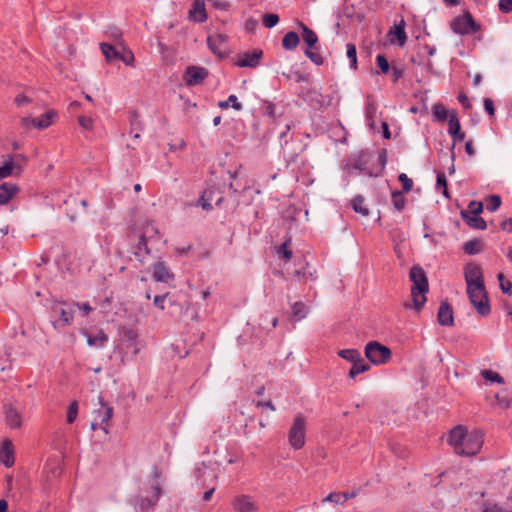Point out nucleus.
<instances>
[{
    "label": "nucleus",
    "mask_w": 512,
    "mask_h": 512,
    "mask_svg": "<svg viewBox=\"0 0 512 512\" xmlns=\"http://www.w3.org/2000/svg\"><path fill=\"white\" fill-rule=\"evenodd\" d=\"M410 281L412 282L411 296L416 310H420L425 302V294L429 290L428 279L425 271L420 266H413L409 273Z\"/></svg>",
    "instance_id": "f257e3e1"
},
{
    "label": "nucleus",
    "mask_w": 512,
    "mask_h": 512,
    "mask_svg": "<svg viewBox=\"0 0 512 512\" xmlns=\"http://www.w3.org/2000/svg\"><path fill=\"white\" fill-rule=\"evenodd\" d=\"M469 300L476 311L481 316H487L491 312L487 292L484 283H478L473 286H467Z\"/></svg>",
    "instance_id": "f03ea898"
},
{
    "label": "nucleus",
    "mask_w": 512,
    "mask_h": 512,
    "mask_svg": "<svg viewBox=\"0 0 512 512\" xmlns=\"http://www.w3.org/2000/svg\"><path fill=\"white\" fill-rule=\"evenodd\" d=\"M366 358L375 365L386 363L391 357V350L376 341H371L365 346Z\"/></svg>",
    "instance_id": "7ed1b4c3"
},
{
    "label": "nucleus",
    "mask_w": 512,
    "mask_h": 512,
    "mask_svg": "<svg viewBox=\"0 0 512 512\" xmlns=\"http://www.w3.org/2000/svg\"><path fill=\"white\" fill-rule=\"evenodd\" d=\"M452 31L460 35H468L477 32L480 26L475 22L470 12L455 17L450 25Z\"/></svg>",
    "instance_id": "20e7f679"
},
{
    "label": "nucleus",
    "mask_w": 512,
    "mask_h": 512,
    "mask_svg": "<svg viewBox=\"0 0 512 512\" xmlns=\"http://www.w3.org/2000/svg\"><path fill=\"white\" fill-rule=\"evenodd\" d=\"M305 430L306 421L301 415H299L294 419L293 424L288 433L289 443L294 449L298 450L304 446Z\"/></svg>",
    "instance_id": "39448f33"
},
{
    "label": "nucleus",
    "mask_w": 512,
    "mask_h": 512,
    "mask_svg": "<svg viewBox=\"0 0 512 512\" xmlns=\"http://www.w3.org/2000/svg\"><path fill=\"white\" fill-rule=\"evenodd\" d=\"M483 445V435L479 431H474L469 433L464 439L460 449L456 453L460 456H475L482 448Z\"/></svg>",
    "instance_id": "423d86ee"
},
{
    "label": "nucleus",
    "mask_w": 512,
    "mask_h": 512,
    "mask_svg": "<svg viewBox=\"0 0 512 512\" xmlns=\"http://www.w3.org/2000/svg\"><path fill=\"white\" fill-rule=\"evenodd\" d=\"M52 313L58 316L52 322L55 329L68 326L73 321L74 309L73 307L66 306L64 303H55L52 307Z\"/></svg>",
    "instance_id": "0eeeda50"
},
{
    "label": "nucleus",
    "mask_w": 512,
    "mask_h": 512,
    "mask_svg": "<svg viewBox=\"0 0 512 512\" xmlns=\"http://www.w3.org/2000/svg\"><path fill=\"white\" fill-rule=\"evenodd\" d=\"M448 126H449L448 133L451 135L452 141H453L451 148H450L451 160L454 161L455 160V152H454L455 146L458 142L464 140V138H465V134L461 131L460 121L457 117V113L455 110H452L449 114Z\"/></svg>",
    "instance_id": "6e6552de"
},
{
    "label": "nucleus",
    "mask_w": 512,
    "mask_h": 512,
    "mask_svg": "<svg viewBox=\"0 0 512 512\" xmlns=\"http://www.w3.org/2000/svg\"><path fill=\"white\" fill-rule=\"evenodd\" d=\"M195 476L198 484L201 487H216L217 474L215 473L214 469L206 466L204 463L195 469Z\"/></svg>",
    "instance_id": "1a4fd4ad"
},
{
    "label": "nucleus",
    "mask_w": 512,
    "mask_h": 512,
    "mask_svg": "<svg viewBox=\"0 0 512 512\" xmlns=\"http://www.w3.org/2000/svg\"><path fill=\"white\" fill-rule=\"evenodd\" d=\"M372 159V154L367 151H360L355 157L352 159L350 166L353 169L365 172L370 177H378L379 173H375L372 170L368 169V164Z\"/></svg>",
    "instance_id": "9d476101"
},
{
    "label": "nucleus",
    "mask_w": 512,
    "mask_h": 512,
    "mask_svg": "<svg viewBox=\"0 0 512 512\" xmlns=\"http://www.w3.org/2000/svg\"><path fill=\"white\" fill-rule=\"evenodd\" d=\"M263 51L254 49L252 52H243L237 55L236 65L239 67L256 68L259 65Z\"/></svg>",
    "instance_id": "9b49d317"
},
{
    "label": "nucleus",
    "mask_w": 512,
    "mask_h": 512,
    "mask_svg": "<svg viewBox=\"0 0 512 512\" xmlns=\"http://www.w3.org/2000/svg\"><path fill=\"white\" fill-rule=\"evenodd\" d=\"M208 75V71L204 67L189 66L184 74L185 83L188 86H196L201 84Z\"/></svg>",
    "instance_id": "f8f14e48"
},
{
    "label": "nucleus",
    "mask_w": 512,
    "mask_h": 512,
    "mask_svg": "<svg viewBox=\"0 0 512 512\" xmlns=\"http://www.w3.org/2000/svg\"><path fill=\"white\" fill-rule=\"evenodd\" d=\"M464 279L469 287L478 283H484L480 265L473 262L467 263L464 267Z\"/></svg>",
    "instance_id": "ddd939ff"
},
{
    "label": "nucleus",
    "mask_w": 512,
    "mask_h": 512,
    "mask_svg": "<svg viewBox=\"0 0 512 512\" xmlns=\"http://www.w3.org/2000/svg\"><path fill=\"white\" fill-rule=\"evenodd\" d=\"M99 403L101 408L94 411L96 420L99 422V428L108 434V423L113 416V407L107 405L102 397H99Z\"/></svg>",
    "instance_id": "4468645a"
},
{
    "label": "nucleus",
    "mask_w": 512,
    "mask_h": 512,
    "mask_svg": "<svg viewBox=\"0 0 512 512\" xmlns=\"http://www.w3.org/2000/svg\"><path fill=\"white\" fill-rule=\"evenodd\" d=\"M57 116V113L55 110H49L42 114L38 118H30L26 117L22 119V123L25 126L32 125L33 127L37 129H46L48 128L53 121V118Z\"/></svg>",
    "instance_id": "2eb2a0df"
},
{
    "label": "nucleus",
    "mask_w": 512,
    "mask_h": 512,
    "mask_svg": "<svg viewBox=\"0 0 512 512\" xmlns=\"http://www.w3.org/2000/svg\"><path fill=\"white\" fill-rule=\"evenodd\" d=\"M5 423L11 429H19L22 426L20 411L11 403L4 404Z\"/></svg>",
    "instance_id": "dca6fc26"
},
{
    "label": "nucleus",
    "mask_w": 512,
    "mask_h": 512,
    "mask_svg": "<svg viewBox=\"0 0 512 512\" xmlns=\"http://www.w3.org/2000/svg\"><path fill=\"white\" fill-rule=\"evenodd\" d=\"M0 463L10 468L15 463V451L11 440L5 439L0 448Z\"/></svg>",
    "instance_id": "f3484780"
},
{
    "label": "nucleus",
    "mask_w": 512,
    "mask_h": 512,
    "mask_svg": "<svg viewBox=\"0 0 512 512\" xmlns=\"http://www.w3.org/2000/svg\"><path fill=\"white\" fill-rule=\"evenodd\" d=\"M468 434L469 433L467 432L466 428H464L461 425L454 427L449 432L447 441H448V444L453 447L455 453L458 452L464 439H466V436Z\"/></svg>",
    "instance_id": "a211bd4d"
},
{
    "label": "nucleus",
    "mask_w": 512,
    "mask_h": 512,
    "mask_svg": "<svg viewBox=\"0 0 512 512\" xmlns=\"http://www.w3.org/2000/svg\"><path fill=\"white\" fill-rule=\"evenodd\" d=\"M232 506L236 512H255L258 510L257 504L248 495L237 496L233 500Z\"/></svg>",
    "instance_id": "6ab92c4d"
},
{
    "label": "nucleus",
    "mask_w": 512,
    "mask_h": 512,
    "mask_svg": "<svg viewBox=\"0 0 512 512\" xmlns=\"http://www.w3.org/2000/svg\"><path fill=\"white\" fill-rule=\"evenodd\" d=\"M174 278V274L163 261H157L153 265V279L157 282L167 283Z\"/></svg>",
    "instance_id": "aec40b11"
},
{
    "label": "nucleus",
    "mask_w": 512,
    "mask_h": 512,
    "mask_svg": "<svg viewBox=\"0 0 512 512\" xmlns=\"http://www.w3.org/2000/svg\"><path fill=\"white\" fill-rule=\"evenodd\" d=\"M437 320L442 326H452L454 324L453 309L448 302H441Z\"/></svg>",
    "instance_id": "412c9836"
},
{
    "label": "nucleus",
    "mask_w": 512,
    "mask_h": 512,
    "mask_svg": "<svg viewBox=\"0 0 512 512\" xmlns=\"http://www.w3.org/2000/svg\"><path fill=\"white\" fill-rule=\"evenodd\" d=\"M189 17L191 20L203 23L207 20V13L204 0H195L189 10Z\"/></svg>",
    "instance_id": "4be33fe9"
},
{
    "label": "nucleus",
    "mask_w": 512,
    "mask_h": 512,
    "mask_svg": "<svg viewBox=\"0 0 512 512\" xmlns=\"http://www.w3.org/2000/svg\"><path fill=\"white\" fill-rule=\"evenodd\" d=\"M227 36L225 34L217 33L208 36L207 45L209 49L215 55L222 56V46L227 42Z\"/></svg>",
    "instance_id": "5701e85b"
},
{
    "label": "nucleus",
    "mask_w": 512,
    "mask_h": 512,
    "mask_svg": "<svg viewBox=\"0 0 512 512\" xmlns=\"http://www.w3.org/2000/svg\"><path fill=\"white\" fill-rule=\"evenodd\" d=\"M134 257L140 262L141 265H144L146 262V255L150 254V249L148 247L146 235H140L137 246L133 252Z\"/></svg>",
    "instance_id": "b1692460"
},
{
    "label": "nucleus",
    "mask_w": 512,
    "mask_h": 512,
    "mask_svg": "<svg viewBox=\"0 0 512 512\" xmlns=\"http://www.w3.org/2000/svg\"><path fill=\"white\" fill-rule=\"evenodd\" d=\"M460 215L463 221L473 229L484 230L487 227L486 221L479 215L471 216L466 210H462Z\"/></svg>",
    "instance_id": "393cba45"
},
{
    "label": "nucleus",
    "mask_w": 512,
    "mask_h": 512,
    "mask_svg": "<svg viewBox=\"0 0 512 512\" xmlns=\"http://www.w3.org/2000/svg\"><path fill=\"white\" fill-rule=\"evenodd\" d=\"M19 191V187L12 183H3L0 185V205L7 204Z\"/></svg>",
    "instance_id": "a878e982"
},
{
    "label": "nucleus",
    "mask_w": 512,
    "mask_h": 512,
    "mask_svg": "<svg viewBox=\"0 0 512 512\" xmlns=\"http://www.w3.org/2000/svg\"><path fill=\"white\" fill-rule=\"evenodd\" d=\"M298 26L302 30V39L308 46L307 49L317 48L316 47V44L318 42L317 34L303 22H298Z\"/></svg>",
    "instance_id": "bb28decb"
},
{
    "label": "nucleus",
    "mask_w": 512,
    "mask_h": 512,
    "mask_svg": "<svg viewBox=\"0 0 512 512\" xmlns=\"http://www.w3.org/2000/svg\"><path fill=\"white\" fill-rule=\"evenodd\" d=\"M370 368V364L365 362L361 356L360 359L352 363V366L348 372V377L355 379L359 374L369 371Z\"/></svg>",
    "instance_id": "cd10ccee"
},
{
    "label": "nucleus",
    "mask_w": 512,
    "mask_h": 512,
    "mask_svg": "<svg viewBox=\"0 0 512 512\" xmlns=\"http://www.w3.org/2000/svg\"><path fill=\"white\" fill-rule=\"evenodd\" d=\"M130 126H131V133L135 132L133 137L135 139L140 138V132L144 129V125L139 117V114L135 110L130 112Z\"/></svg>",
    "instance_id": "c85d7f7f"
},
{
    "label": "nucleus",
    "mask_w": 512,
    "mask_h": 512,
    "mask_svg": "<svg viewBox=\"0 0 512 512\" xmlns=\"http://www.w3.org/2000/svg\"><path fill=\"white\" fill-rule=\"evenodd\" d=\"M389 34H393L397 41H398V45L400 47L404 46L406 40H407V35H406V32H405V21L404 19H401L400 22L398 24H395L394 26V29L391 30L389 32Z\"/></svg>",
    "instance_id": "c756f323"
},
{
    "label": "nucleus",
    "mask_w": 512,
    "mask_h": 512,
    "mask_svg": "<svg viewBox=\"0 0 512 512\" xmlns=\"http://www.w3.org/2000/svg\"><path fill=\"white\" fill-rule=\"evenodd\" d=\"M463 250L467 255H476L483 251V243L479 239H472L465 242Z\"/></svg>",
    "instance_id": "7c9ffc66"
},
{
    "label": "nucleus",
    "mask_w": 512,
    "mask_h": 512,
    "mask_svg": "<svg viewBox=\"0 0 512 512\" xmlns=\"http://www.w3.org/2000/svg\"><path fill=\"white\" fill-rule=\"evenodd\" d=\"M13 159V155H8V160L0 166V180L11 176L13 174V170L15 168H19V166L14 163Z\"/></svg>",
    "instance_id": "2f4dec72"
},
{
    "label": "nucleus",
    "mask_w": 512,
    "mask_h": 512,
    "mask_svg": "<svg viewBox=\"0 0 512 512\" xmlns=\"http://www.w3.org/2000/svg\"><path fill=\"white\" fill-rule=\"evenodd\" d=\"M300 42L299 36L296 32L290 31L286 33L282 39V45L286 50L295 49Z\"/></svg>",
    "instance_id": "473e14b6"
},
{
    "label": "nucleus",
    "mask_w": 512,
    "mask_h": 512,
    "mask_svg": "<svg viewBox=\"0 0 512 512\" xmlns=\"http://www.w3.org/2000/svg\"><path fill=\"white\" fill-rule=\"evenodd\" d=\"M100 49L108 62L117 60L119 51L113 45L103 42L100 44Z\"/></svg>",
    "instance_id": "72a5a7b5"
},
{
    "label": "nucleus",
    "mask_w": 512,
    "mask_h": 512,
    "mask_svg": "<svg viewBox=\"0 0 512 512\" xmlns=\"http://www.w3.org/2000/svg\"><path fill=\"white\" fill-rule=\"evenodd\" d=\"M352 208L356 213L361 214L362 216H367L369 214V209L364 205V197L362 195H357L353 198Z\"/></svg>",
    "instance_id": "f704fd0d"
},
{
    "label": "nucleus",
    "mask_w": 512,
    "mask_h": 512,
    "mask_svg": "<svg viewBox=\"0 0 512 512\" xmlns=\"http://www.w3.org/2000/svg\"><path fill=\"white\" fill-rule=\"evenodd\" d=\"M338 355L349 361L351 364L356 362L362 356L357 349H342L338 351Z\"/></svg>",
    "instance_id": "c9c22d12"
},
{
    "label": "nucleus",
    "mask_w": 512,
    "mask_h": 512,
    "mask_svg": "<svg viewBox=\"0 0 512 512\" xmlns=\"http://www.w3.org/2000/svg\"><path fill=\"white\" fill-rule=\"evenodd\" d=\"M391 200H392L393 207L397 211H402L405 208V205L407 203V200L405 199V197L402 195V192H400V191H393L391 193Z\"/></svg>",
    "instance_id": "e433bc0d"
},
{
    "label": "nucleus",
    "mask_w": 512,
    "mask_h": 512,
    "mask_svg": "<svg viewBox=\"0 0 512 512\" xmlns=\"http://www.w3.org/2000/svg\"><path fill=\"white\" fill-rule=\"evenodd\" d=\"M232 106V108L236 111H240L242 110L243 106L242 104L238 101V98L236 95L232 94L228 97L227 100L225 101H220L218 103V106L221 108V109H227L229 106Z\"/></svg>",
    "instance_id": "4c0bfd02"
},
{
    "label": "nucleus",
    "mask_w": 512,
    "mask_h": 512,
    "mask_svg": "<svg viewBox=\"0 0 512 512\" xmlns=\"http://www.w3.org/2000/svg\"><path fill=\"white\" fill-rule=\"evenodd\" d=\"M481 376L489 382L492 383H498V384H504L505 380L504 378L497 372L489 369H485L481 371Z\"/></svg>",
    "instance_id": "58836bf2"
},
{
    "label": "nucleus",
    "mask_w": 512,
    "mask_h": 512,
    "mask_svg": "<svg viewBox=\"0 0 512 512\" xmlns=\"http://www.w3.org/2000/svg\"><path fill=\"white\" fill-rule=\"evenodd\" d=\"M292 315L297 321L305 318L307 315L306 305L301 301L295 302L292 305Z\"/></svg>",
    "instance_id": "ea45409f"
},
{
    "label": "nucleus",
    "mask_w": 512,
    "mask_h": 512,
    "mask_svg": "<svg viewBox=\"0 0 512 512\" xmlns=\"http://www.w3.org/2000/svg\"><path fill=\"white\" fill-rule=\"evenodd\" d=\"M213 192L211 190H205L197 201V205L201 206L202 209L210 211L213 209L210 201L212 200Z\"/></svg>",
    "instance_id": "a19ab883"
},
{
    "label": "nucleus",
    "mask_w": 512,
    "mask_h": 512,
    "mask_svg": "<svg viewBox=\"0 0 512 512\" xmlns=\"http://www.w3.org/2000/svg\"><path fill=\"white\" fill-rule=\"evenodd\" d=\"M108 340V337L103 331H99L97 336L88 335L87 336V344L89 346L102 347L104 343Z\"/></svg>",
    "instance_id": "79ce46f5"
},
{
    "label": "nucleus",
    "mask_w": 512,
    "mask_h": 512,
    "mask_svg": "<svg viewBox=\"0 0 512 512\" xmlns=\"http://www.w3.org/2000/svg\"><path fill=\"white\" fill-rule=\"evenodd\" d=\"M155 505V501L149 498H137L135 503V509L137 512H149V509Z\"/></svg>",
    "instance_id": "37998d69"
},
{
    "label": "nucleus",
    "mask_w": 512,
    "mask_h": 512,
    "mask_svg": "<svg viewBox=\"0 0 512 512\" xmlns=\"http://www.w3.org/2000/svg\"><path fill=\"white\" fill-rule=\"evenodd\" d=\"M432 113H433L434 117L436 119H438L439 121H445V120L449 119L450 112H448L445 109V107L440 103L433 105Z\"/></svg>",
    "instance_id": "c03bdc74"
},
{
    "label": "nucleus",
    "mask_w": 512,
    "mask_h": 512,
    "mask_svg": "<svg viewBox=\"0 0 512 512\" xmlns=\"http://www.w3.org/2000/svg\"><path fill=\"white\" fill-rule=\"evenodd\" d=\"M346 54L350 60V68L357 69V50L356 46L352 43L346 45Z\"/></svg>",
    "instance_id": "a18cd8bd"
},
{
    "label": "nucleus",
    "mask_w": 512,
    "mask_h": 512,
    "mask_svg": "<svg viewBox=\"0 0 512 512\" xmlns=\"http://www.w3.org/2000/svg\"><path fill=\"white\" fill-rule=\"evenodd\" d=\"M159 234L158 228L155 223L152 221L145 222L143 226V232L141 235H146V238H152L153 236H157Z\"/></svg>",
    "instance_id": "49530a36"
},
{
    "label": "nucleus",
    "mask_w": 512,
    "mask_h": 512,
    "mask_svg": "<svg viewBox=\"0 0 512 512\" xmlns=\"http://www.w3.org/2000/svg\"><path fill=\"white\" fill-rule=\"evenodd\" d=\"M436 187L437 188H443L442 190V194L447 198L449 199L450 198V195L448 193V189H447V180H446V176L443 172H438L437 173V177H436Z\"/></svg>",
    "instance_id": "de8ad7c7"
},
{
    "label": "nucleus",
    "mask_w": 512,
    "mask_h": 512,
    "mask_svg": "<svg viewBox=\"0 0 512 512\" xmlns=\"http://www.w3.org/2000/svg\"><path fill=\"white\" fill-rule=\"evenodd\" d=\"M497 280L499 281L501 291L505 294L511 295L512 282L510 280H505L504 275L502 273L497 274Z\"/></svg>",
    "instance_id": "09e8293b"
},
{
    "label": "nucleus",
    "mask_w": 512,
    "mask_h": 512,
    "mask_svg": "<svg viewBox=\"0 0 512 512\" xmlns=\"http://www.w3.org/2000/svg\"><path fill=\"white\" fill-rule=\"evenodd\" d=\"M314 48L305 49L304 54L307 58L310 59L311 62H313L315 65L320 66L323 64L324 59L321 56V54L313 51Z\"/></svg>",
    "instance_id": "8fccbe9b"
},
{
    "label": "nucleus",
    "mask_w": 512,
    "mask_h": 512,
    "mask_svg": "<svg viewBox=\"0 0 512 512\" xmlns=\"http://www.w3.org/2000/svg\"><path fill=\"white\" fill-rule=\"evenodd\" d=\"M278 22L279 16L273 13L265 14L262 19V23L266 28H273Z\"/></svg>",
    "instance_id": "3c124183"
},
{
    "label": "nucleus",
    "mask_w": 512,
    "mask_h": 512,
    "mask_svg": "<svg viewBox=\"0 0 512 512\" xmlns=\"http://www.w3.org/2000/svg\"><path fill=\"white\" fill-rule=\"evenodd\" d=\"M78 415V402L73 401L70 403L68 410H67V422L73 423Z\"/></svg>",
    "instance_id": "603ef678"
},
{
    "label": "nucleus",
    "mask_w": 512,
    "mask_h": 512,
    "mask_svg": "<svg viewBox=\"0 0 512 512\" xmlns=\"http://www.w3.org/2000/svg\"><path fill=\"white\" fill-rule=\"evenodd\" d=\"M398 179L402 184L403 193L410 192L413 186L412 179L409 178L405 173H400Z\"/></svg>",
    "instance_id": "864d4df0"
},
{
    "label": "nucleus",
    "mask_w": 512,
    "mask_h": 512,
    "mask_svg": "<svg viewBox=\"0 0 512 512\" xmlns=\"http://www.w3.org/2000/svg\"><path fill=\"white\" fill-rule=\"evenodd\" d=\"M325 502H331L336 505H344V501H343L341 492H331L330 494H328V496H326L322 500V503H325Z\"/></svg>",
    "instance_id": "5fc2aeb1"
},
{
    "label": "nucleus",
    "mask_w": 512,
    "mask_h": 512,
    "mask_svg": "<svg viewBox=\"0 0 512 512\" xmlns=\"http://www.w3.org/2000/svg\"><path fill=\"white\" fill-rule=\"evenodd\" d=\"M501 205V198L499 195H491L488 200L487 210L490 212L496 211Z\"/></svg>",
    "instance_id": "6e6d98bb"
},
{
    "label": "nucleus",
    "mask_w": 512,
    "mask_h": 512,
    "mask_svg": "<svg viewBox=\"0 0 512 512\" xmlns=\"http://www.w3.org/2000/svg\"><path fill=\"white\" fill-rule=\"evenodd\" d=\"M376 62L383 74H386L390 70V65L385 55L379 54L376 57Z\"/></svg>",
    "instance_id": "4d7b16f0"
},
{
    "label": "nucleus",
    "mask_w": 512,
    "mask_h": 512,
    "mask_svg": "<svg viewBox=\"0 0 512 512\" xmlns=\"http://www.w3.org/2000/svg\"><path fill=\"white\" fill-rule=\"evenodd\" d=\"M388 159V153L386 149H381L378 153V164H379V171L376 173H379V175L384 171L385 166L387 164Z\"/></svg>",
    "instance_id": "13d9d810"
},
{
    "label": "nucleus",
    "mask_w": 512,
    "mask_h": 512,
    "mask_svg": "<svg viewBox=\"0 0 512 512\" xmlns=\"http://www.w3.org/2000/svg\"><path fill=\"white\" fill-rule=\"evenodd\" d=\"M469 214L471 216H476V215H479L482 211H483V204L482 202H478V201H471L468 205V210Z\"/></svg>",
    "instance_id": "bf43d9fd"
},
{
    "label": "nucleus",
    "mask_w": 512,
    "mask_h": 512,
    "mask_svg": "<svg viewBox=\"0 0 512 512\" xmlns=\"http://www.w3.org/2000/svg\"><path fill=\"white\" fill-rule=\"evenodd\" d=\"M117 60L122 61L126 65L130 66V65H132V63L134 61V55L130 50H128L125 53L119 52V56H118Z\"/></svg>",
    "instance_id": "052dcab7"
},
{
    "label": "nucleus",
    "mask_w": 512,
    "mask_h": 512,
    "mask_svg": "<svg viewBox=\"0 0 512 512\" xmlns=\"http://www.w3.org/2000/svg\"><path fill=\"white\" fill-rule=\"evenodd\" d=\"M263 113L264 115H267L271 118H274L275 117V105L274 103L270 102V101H264L263 102Z\"/></svg>",
    "instance_id": "680f3d73"
},
{
    "label": "nucleus",
    "mask_w": 512,
    "mask_h": 512,
    "mask_svg": "<svg viewBox=\"0 0 512 512\" xmlns=\"http://www.w3.org/2000/svg\"><path fill=\"white\" fill-rule=\"evenodd\" d=\"M79 125L85 130H91L93 128V119L87 116H80L78 118Z\"/></svg>",
    "instance_id": "e2e57ef3"
},
{
    "label": "nucleus",
    "mask_w": 512,
    "mask_h": 512,
    "mask_svg": "<svg viewBox=\"0 0 512 512\" xmlns=\"http://www.w3.org/2000/svg\"><path fill=\"white\" fill-rule=\"evenodd\" d=\"M169 294L166 293V294H163V295H156L154 297V305L159 308L160 310H164L165 309V300L168 298Z\"/></svg>",
    "instance_id": "0e129e2a"
},
{
    "label": "nucleus",
    "mask_w": 512,
    "mask_h": 512,
    "mask_svg": "<svg viewBox=\"0 0 512 512\" xmlns=\"http://www.w3.org/2000/svg\"><path fill=\"white\" fill-rule=\"evenodd\" d=\"M499 10L503 13H510L512 11V0H499Z\"/></svg>",
    "instance_id": "69168bd1"
},
{
    "label": "nucleus",
    "mask_w": 512,
    "mask_h": 512,
    "mask_svg": "<svg viewBox=\"0 0 512 512\" xmlns=\"http://www.w3.org/2000/svg\"><path fill=\"white\" fill-rule=\"evenodd\" d=\"M288 242H285L281 245L278 253L282 255L285 260H290L292 258V251L288 249Z\"/></svg>",
    "instance_id": "338daca9"
},
{
    "label": "nucleus",
    "mask_w": 512,
    "mask_h": 512,
    "mask_svg": "<svg viewBox=\"0 0 512 512\" xmlns=\"http://www.w3.org/2000/svg\"><path fill=\"white\" fill-rule=\"evenodd\" d=\"M482 512H512V508H503L498 504L485 508Z\"/></svg>",
    "instance_id": "774afa93"
}]
</instances>
